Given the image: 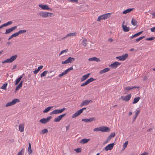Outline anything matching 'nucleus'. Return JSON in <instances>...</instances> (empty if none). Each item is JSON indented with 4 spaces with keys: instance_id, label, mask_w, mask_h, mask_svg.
Here are the masks:
<instances>
[{
    "instance_id": "1",
    "label": "nucleus",
    "mask_w": 155,
    "mask_h": 155,
    "mask_svg": "<svg viewBox=\"0 0 155 155\" xmlns=\"http://www.w3.org/2000/svg\"><path fill=\"white\" fill-rule=\"evenodd\" d=\"M111 15V14L110 13H108L102 15L98 17L97 21H100L101 20H105L110 17Z\"/></svg>"
},
{
    "instance_id": "2",
    "label": "nucleus",
    "mask_w": 155,
    "mask_h": 155,
    "mask_svg": "<svg viewBox=\"0 0 155 155\" xmlns=\"http://www.w3.org/2000/svg\"><path fill=\"white\" fill-rule=\"evenodd\" d=\"M53 13H50L47 12H40L38 15H39L41 16L43 18L50 17L53 15Z\"/></svg>"
},
{
    "instance_id": "3",
    "label": "nucleus",
    "mask_w": 155,
    "mask_h": 155,
    "mask_svg": "<svg viewBox=\"0 0 155 155\" xmlns=\"http://www.w3.org/2000/svg\"><path fill=\"white\" fill-rule=\"evenodd\" d=\"M18 56L17 55H15L12 56L9 58H8L5 60L4 61L2 62V64L7 63H12L17 58Z\"/></svg>"
},
{
    "instance_id": "4",
    "label": "nucleus",
    "mask_w": 155,
    "mask_h": 155,
    "mask_svg": "<svg viewBox=\"0 0 155 155\" xmlns=\"http://www.w3.org/2000/svg\"><path fill=\"white\" fill-rule=\"evenodd\" d=\"M20 101L17 99H14L10 102H8L5 105L6 107H8L15 104L16 103L19 102Z\"/></svg>"
},
{
    "instance_id": "5",
    "label": "nucleus",
    "mask_w": 155,
    "mask_h": 155,
    "mask_svg": "<svg viewBox=\"0 0 155 155\" xmlns=\"http://www.w3.org/2000/svg\"><path fill=\"white\" fill-rule=\"evenodd\" d=\"M52 118L51 116H50L47 118H43L40 120L39 122L42 124H45L48 122Z\"/></svg>"
},
{
    "instance_id": "6",
    "label": "nucleus",
    "mask_w": 155,
    "mask_h": 155,
    "mask_svg": "<svg viewBox=\"0 0 155 155\" xmlns=\"http://www.w3.org/2000/svg\"><path fill=\"white\" fill-rule=\"evenodd\" d=\"M66 109L65 108H64L61 109H56L53 110L51 113L50 114H61Z\"/></svg>"
},
{
    "instance_id": "7",
    "label": "nucleus",
    "mask_w": 155,
    "mask_h": 155,
    "mask_svg": "<svg viewBox=\"0 0 155 155\" xmlns=\"http://www.w3.org/2000/svg\"><path fill=\"white\" fill-rule=\"evenodd\" d=\"M75 60V58L71 57H69L65 61H62V64H65L68 63H70L74 61Z\"/></svg>"
},
{
    "instance_id": "8",
    "label": "nucleus",
    "mask_w": 155,
    "mask_h": 155,
    "mask_svg": "<svg viewBox=\"0 0 155 155\" xmlns=\"http://www.w3.org/2000/svg\"><path fill=\"white\" fill-rule=\"evenodd\" d=\"M131 94H128L125 96H121V98L122 99L123 101H125L126 102L129 101L131 97Z\"/></svg>"
},
{
    "instance_id": "9",
    "label": "nucleus",
    "mask_w": 155,
    "mask_h": 155,
    "mask_svg": "<svg viewBox=\"0 0 155 155\" xmlns=\"http://www.w3.org/2000/svg\"><path fill=\"white\" fill-rule=\"evenodd\" d=\"M94 79L93 78H91L89 79H87L84 83L81 84V86L83 87L87 85L90 82L94 81Z\"/></svg>"
},
{
    "instance_id": "10",
    "label": "nucleus",
    "mask_w": 155,
    "mask_h": 155,
    "mask_svg": "<svg viewBox=\"0 0 155 155\" xmlns=\"http://www.w3.org/2000/svg\"><path fill=\"white\" fill-rule=\"evenodd\" d=\"M128 56V54H125L121 56L117 57L116 58L119 59L120 61H124L126 59Z\"/></svg>"
},
{
    "instance_id": "11",
    "label": "nucleus",
    "mask_w": 155,
    "mask_h": 155,
    "mask_svg": "<svg viewBox=\"0 0 155 155\" xmlns=\"http://www.w3.org/2000/svg\"><path fill=\"white\" fill-rule=\"evenodd\" d=\"M66 115V113L64 114H62L61 115L58 116V117L55 118L54 119V122H59L62 118L64 117Z\"/></svg>"
},
{
    "instance_id": "12",
    "label": "nucleus",
    "mask_w": 155,
    "mask_h": 155,
    "mask_svg": "<svg viewBox=\"0 0 155 155\" xmlns=\"http://www.w3.org/2000/svg\"><path fill=\"white\" fill-rule=\"evenodd\" d=\"M39 6L43 10H52L51 8H49L48 5H46L40 4L39 5Z\"/></svg>"
},
{
    "instance_id": "13",
    "label": "nucleus",
    "mask_w": 155,
    "mask_h": 155,
    "mask_svg": "<svg viewBox=\"0 0 155 155\" xmlns=\"http://www.w3.org/2000/svg\"><path fill=\"white\" fill-rule=\"evenodd\" d=\"M101 131L103 132H108L110 131V129L107 127H101Z\"/></svg>"
},
{
    "instance_id": "14",
    "label": "nucleus",
    "mask_w": 155,
    "mask_h": 155,
    "mask_svg": "<svg viewBox=\"0 0 155 155\" xmlns=\"http://www.w3.org/2000/svg\"><path fill=\"white\" fill-rule=\"evenodd\" d=\"M77 33L76 32L71 33L68 34L65 36L61 38V40H62L65 39L68 37H71L73 36H76L77 35Z\"/></svg>"
},
{
    "instance_id": "15",
    "label": "nucleus",
    "mask_w": 155,
    "mask_h": 155,
    "mask_svg": "<svg viewBox=\"0 0 155 155\" xmlns=\"http://www.w3.org/2000/svg\"><path fill=\"white\" fill-rule=\"evenodd\" d=\"M114 145V143L109 144L105 147V150L106 151L111 150L113 149Z\"/></svg>"
},
{
    "instance_id": "16",
    "label": "nucleus",
    "mask_w": 155,
    "mask_h": 155,
    "mask_svg": "<svg viewBox=\"0 0 155 155\" xmlns=\"http://www.w3.org/2000/svg\"><path fill=\"white\" fill-rule=\"evenodd\" d=\"M16 26H14L11 28H8V29H6V31L5 33V34H8L10 32H12V31L15 30L17 28Z\"/></svg>"
},
{
    "instance_id": "17",
    "label": "nucleus",
    "mask_w": 155,
    "mask_h": 155,
    "mask_svg": "<svg viewBox=\"0 0 155 155\" xmlns=\"http://www.w3.org/2000/svg\"><path fill=\"white\" fill-rule=\"evenodd\" d=\"M121 64L120 63L116 62L112 64L110 66L112 68H116L118 65Z\"/></svg>"
},
{
    "instance_id": "18",
    "label": "nucleus",
    "mask_w": 155,
    "mask_h": 155,
    "mask_svg": "<svg viewBox=\"0 0 155 155\" xmlns=\"http://www.w3.org/2000/svg\"><path fill=\"white\" fill-rule=\"evenodd\" d=\"M95 118L94 117H93L92 118H90L89 119H82V121H84L86 123H87L88 122H91L94 120H95Z\"/></svg>"
},
{
    "instance_id": "19",
    "label": "nucleus",
    "mask_w": 155,
    "mask_h": 155,
    "mask_svg": "<svg viewBox=\"0 0 155 155\" xmlns=\"http://www.w3.org/2000/svg\"><path fill=\"white\" fill-rule=\"evenodd\" d=\"M139 88V87H137L135 86H133V87H125L124 88V89L125 90H126L127 91H129L130 90L135 88Z\"/></svg>"
},
{
    "instance_id": "20",
    "label": "nucleus",
    "mask_w": 155,
    "mask_h": 155,
    "mask_svg": "<svg viewBox=\"0 0 155 155\" xmlns=\"http://www.w3.org/2000/svg\"><path fill=\"white\" fill-rule=\"evenodd\" d=\"M92 102V101L90 100L88 101L87 100H86L83 101L81 104V106H82L84 105H87L88 104L91 102Z\"/></svg>"
},
{
    "instance_id": "21",
    "label": "nucleus",
    "mask_w": 155,
    "mask_h": 155,
    "mask_svg": "<svg viewBox=\"0 0 155 155\" xmlns=\"http://www.w3.org/2000/svg\"><path fill=\"white\" fill-rule=\"evenodd\" d=\"M90 74V73H88L83 75L81 78V81H83L87 79L89 77Z\"/></svg>"
},
{
    "instance_id": "22",
    "label": "nucleus",
    "mask_w": 155,
    "mask_h": 155,
    "mask_svg": "<svg viewBox=\"0 0 155 155\" xmlns=\"http://www.w3.org/2000/svg\"><path fill=\"white\" fill-rule=\"evenodd\" d=\"M90 140V139H87L84 138L81 140L79 142V143L84 144L88 142Z\"/></svg>"
},
{
    "instance_id": "23",
    "label": "nucleus",
    "mask_w": 155,
    "mask_h": 155,
    "mask_svg": "<svg viewBox=\"0 0 155 155\" xmlns=\"http://www.w3.org/2000/svg\"><path fill=\"white\" fill-rule=\"evenodd\" d=\"M89 61H95L97 62H99L101 61L100 59L95 57L90 58L88 59Z\"/></svg>"
},
{
    "instance_id": "24",
    "label": "nucleus",
    "mask_w": 155,
    "mask_h": 155,
    "mask_svg": "<svg viewBox=\"0 0 155 155\" xmlns=\"http://www.w3.org/2000/svg\"><path fill=\"white\" fill-rule=\"evenodd\" d=\"M134 9V8H130L128 9H127L124 11L122 13L123 14H126L133 11Z\"/></svg>"
},
{
    "instance_id": "25",
    "label": "nucleus",
    "mask_w": 155,
    "mask_h": 155,
    "mask_svg": "<svg viewBox=\"0 0 155 155\" xmlns=\"http://www.w3.org/2000/svg\"><path fill=\"white\" fill-rule=\"evenodd\" d=\"M81 114V113L80 112V111L79 110L77 112H76L75 113L73 114L72 116V118L76 117L80 115Z\"/></svg>"
},
{
    "instance_id": "26",
    "label": "nucleus",
    "mask_w": 155,
    "mask_h": 155,
    "mask_svg": "<svg viewBox=\"0 0 155 155\" xmlns=\"http://www.w3.org/2000/svg\"><path fill=\"white\" fill-rule=\"evenodd\" d=\"M110 69L108 68H105L104 69H103L102 70H101L100 72L99 73L100 74H104L105 72H108L109 71H110Z\"/></svg>"
},
{
    "instance_id": "27",
    "label": "nucleus",
    "mask_w": 155,
    "mask_h": 155,
    "mask_svg": "<svg viewBox=\"0 0 155 155\" xmlns=\"http://www.w3.org/2000/svg\"><path fill=\"white\" fill-rule=\"evenodd\" d=\"M140 112V110H136V112L135 114V116H134L133 117V122H134L135 120L136 119L138 115L139 114Z\"/></svg>"
},
{
    "instance_id": "28",
    "label": "nucleus",
    "mask_w": 155,
    "mask_h": 155,
    "mask_svg": "<svg viewBox=\"0 0 155 155\" xmlns=\"http://www.w3.org/2000/svg\"><path fill=\"white\" fill-rule=\"evenodd\" d=\"M24 124H20L19 127V130L21 132H23L24 131Z\"/></svg>"
},
{
    "instance_id": "29",
    "label": "nucleus",
    "mask_w": 155,
    "mask_h": 155,
    "mask_svg": "<svg viewBox=\"0 0 155 155\" xmlns=\"http://www.w3.org/2000/svg\"><path fill=\"white\" fill-rule=\"evenodd\" d=\"M122 27L123 30L125 32H128L129 31V27H127L126 25H122Z\"/></svg>"
},
{
    "instance_id": "30",
    "label": "nucleus",
    "mask_w": 155,
    "mask_h": 155,
    "mask_svg": "<svg viewBox=\"0 0 155 155\" xmlns=\"http://www.w3.org/2000/svg\"><path fill=\"white\" fill-rule=\"evenodd\" d=\"M23 82V81H21L20 82V84L16 87V89H15L16 91H17L22 86Z\"/></svg>"
},
{
    "instance_id": "31",
    "label": "nucleus",
    "mask_w": 155,
    "mask_h": 155,
    "mask_svg": "<svg viewBox=\"0 0 155 155\" xmlns=\"http://www.w3.org/2000/svg\"><path fill=\"white\" fill-rule=\"evenodd\" d=\"M53 107V106L48 107H46L45 109L43 111L44 113H46L48 112L51 108Z\"/></svg>"
},
{
    "instance_id": "32",
    "label": "nucleus",
    "mask_w": 155,
    "mask_h": 155,
    "mask_svg": "<svg viewBox=\"0 0 155 155\" xmlns=\"http://www.w3.org/2000/svg\"><path fill=\"white\" fill-rule=\"evenodd\" d=\"M28 153L29 154H30L32 153V150L31 149V146L30 143H29V146L28 149Z\"/></svg>"
},
{
    "instance_id": "33",
    "label": "nucleus",
    "mask_w": 155,
    "mask_h": 155,
    "mask_svg": "<svg viewBox=\"0 0 155 155\" xmlns=\"http://www.w3.org/2000/svg\"><path fill=\"white\" fill-rule=\"evenodd\" d=\"M140 99V97H137L135 98L133 102V104H135L137 103L139 101Z\"/></svg>"
},
{
    "instance_id": "34",
    "label": "nucleus",
    "mask_w": 155,
    "mask_h": 155,
    "mask_svg": "<svg viewBox=\"0 0 155 155\" xmlns=\"http://www.w3.org/2000/svg\"><path fill=\"white\" fill-rule=\"evenodd\" d=\"M22 78V76L21 75L18 78L16 79L15 80V85L18 84Z\"/></svg>"
},
{
    "instance_id": "35",
    "label": "nucleus",
    "mask_w": 155,
    "mask_h": 155,
    "mask_svg": "<svg viewBox=\"0 0 155 155\" xmlns=\"http://www.w3.org/2000/svg\"><path fill=\"white\" fill-rule=\"evenodd\" d=\"M131 23L132 24L134 25H136L137 24V22L136 20L133 18L131 20Z\"/></svg>"
},
{
    "instance_id": "36",
    "label": "nucleus",
    "mask_w": 155,
    "mask_h": 155,
    "mask_svg": "<svg viewBox=\"0 0 155 155\" xmlns=\"http://www.w3.org/2000/svg\"><path fill=\"white\" fill-rule=\"evenodd\" d=\"M48 130L47 129H45L43 130H42L41 131L40 133L41 134H44L45 133H48Z\"/></svg>"
},
{
    "instance_id": "37",
    "label": "nucleus",
    "mask_w": 155,
    "mask_h": 155,
    "mask_svg": "<svg viewBox=\"0 0 155 155\" xmlns=\"http://www.w3.org/2000/svg\"><path fill=\"white\" fill-rule=\"evenodd\" d=\"M48 71H44L43 72H42L41 74V77H43L45 76L46 74L48 73Z\"/></svg>"
},
{
    "instance_id": "38",
    "label": "nucleus",
    "mask_w": 155,
    "mask_h": 155,
    "mask_svg": "<svg viewBox=\"0 0 155 155\" xmlns=\"http://www.w3.org/2000/svg\"><path fill=\"white\" fill-rule=\"evenodd\" d=\"M87 40L86 38H84L82 42V45L84 46H85L87 45L86 42Z\"/></svg>"
},
{
    "instance_id": "39",
    "label": "nucleus",
    "mask_w": 155,
    "mask_h": 155,
    "mask_svg": "<svg viewBox=\"0 0 155 155\" xmlns=\"http://www.w3.org/2000/svg\"><path fill=\"white\" fill-rule=\"evenodd\" d=\"M145 37V36L140 37L139 38H137L136 39H135V41L137 42L143 39V38H144Z\"/></svg>"
},
{
    "instance_id": "40",
    "label": "nucleus",
    "mask_w": 155,
    "mask_h": 155,
    "mask_svg": "<svg viewBox=\"0 0 155 155\" xmlns=\"http://www.w3.org/2000/svg\"><path fill=\"white\" fill-rule=\"evenodd\" d=\"M7 85V83L4 84L1 87V88L3 89L4 90H6V87Z\"/></svg>"
},
{
    "instance_id": "41",
    "label": "nucleus",
    "mask_w": 155,
    "mask_h": 155,
    "mask_svg": "<svg viewBox=\"0 0 155 155\" xmlns=\"http://www.w3.org/2000/svg\"><path fill=\"white\" fill-rule=\"evenodd\" d=\"M26 32V30H21L18 31L19 34L25 33Z\"/></svg>"
},
{
    "instance_id": "42",
    "label": "nucleus",
    "mask_w": 155,
    "mask_h": 155,
    "mask_svg": "<svg viewBox=\"0 0 155 155\" xmlns=\"http://www.w3.org/2000/svg\"><path fill=\"white\" fill-rule=\"evenodd\" d=\"M24 151H25V150L24 149H23V148L21 150L18 152V154H17V155H22V153H24Z\"/></svg>"
},
{
    "instance_id": "43",
    "label": "nucleus",
    "mask_w": 155,
    "mask_h": 155,
    "mask_svg": "<svg viewBox=\"0 0 155 155\" xmlns=\"http://www.w3.org/2000/svg\"><path fill=\"white\" fill-rule=\"evenodd\" d=\"M73 70V67H71L68 68V69L66 70L65 71L66 72V73L67 74L69 71H70L71 70Z\"/></svg>"
},
{
    "instance_id": "44",
    "label": "nucleus",
    "mask_w": 155,
    "mask_h": 155,
    "mask_svg": "<svg viewBox=\"0 0 155 155\" xmlns=\"http://www.w3.org/2000/svg\"><path fill=\"white\" fill-rule=\"evenodd\" d=\"M67 74L66 72L65 71L64 72H62L61 74H59V77H61Z\"/></svg>"
},
{
    "instance_id": "45",
    "label": "nucleus",
    "mask_w": 155,
    "mask_h": 155,
    "mask_svg": "<svg viewBox=\"0 0 155 155\" xmlns=\"http://www.w3.org/2000/svg\"><path fill=\"white\" fill-rule=\"evenodd\" d=\"M115 134L114 132L110 134V135H109V137H110V138H112V137H114V136H115Z\"/></svg>"
},
{
    "instance_id": "46",
    "label": "nucleus",
    "mask_w": 155,
    "mask_h": 155,
    "mask_svg": "<svg viewBox=\"0 0 155 155\" xmlns=\"http://www.w3.org/2000/svg\"><path fill=\"white\" fill-rule=\"evenodd\" d=\"M93 131H101V127L96 128L94 129Z\"/></svg>"
},
{
    "instance_id": "47",
    "label": "nucleus",
    "mask_w": 155,
    "mask_h": 155,
    "mask_svg": "<svg viewBox=\"0 0 155 155\" xmlns=\"http://www.w3.org/2000/svg\"><path fill=\"white\" fill-rule=\"evenodd\" d=\"M137 36H138V35L136 33V34H135L132 35V36H131L130 37V39H132V38H134L136 37H137Z\"/></svg>"
},
{
    "instance_id": "48",
    "label": "nucleus",
    "mask_w": 155,
    "mask_h": 155,
    "mask_svg": "<svg viewBox=\"0 0 155 155\" xmlns=\"http://www.w3.org/2000/svg\"><path fill=\"white\" fill-rule=\"evenodd\" d=\"M155 38V37H151L150 38H147L146 40L147 41H151L153 40Z\"/></svg>"
},
{
    "instance_id": "49",
    "label": "nucleus",
    "mask_w": 155,
    "mask_h": 155,
    "mask_svg": "<svg viewBox=\"0 0 155 155\" xmlns=\"http://www.w3.org/2000/svg\"><path fill=\"white\" fill-rule=\"evenodd\" d=\"M111 139V138H110V137H108L107 139L105 141V143H107Z\"/></svg>"
},
{
    "instance_id": "50",
    "label": "nucleus",
    "mask_w": 155,
    "mask_h": 155,
    "mask_svg": "<svg viewBox=\"0 0 155 155\" xmlns=\"http://www.w3.org/2000/svg\"><path fill=\"white\" fill-rule=\"evenodd\" d=\"M68 51V49H66L62 51L60 53V55L62 54L63 53H64V52H67Z\"/></svg>"
},
{
    "instance_id": "51",
    "label": "nucleus",
    "mask_w": 155,
    "mask_h": 155,
    "mask_svg": "<svg viewBox=\"0 0 155 155\" xmlns=\"http://www.w3.org/2000/svg\"><path fill=\"white\" fill-rule=\"evenodd\" d=\"M77 153L80 152H81V150L80 149L78 148L74 150Z\"/></svg>"
},
{
    "instance_id": "52",
    "label": "nucleus",
    "mask_w": 155,
    "mask_h": 155,
    "mask_svg": "<svg viewBox=\"0 0 155 155\" xmlns=\"http://www.w3.org/2000/svg\"><path fill=\"white\" fill-rule=\"evenodd\" d=\"M128 142L127 141H126L124 144V147L125 148L127 147V145L128 144Z\"/></svg>"
},
{
    "instance_id": "53",
    "label": "nucleus",
    "mask_w": 155,
    "mask_h": 155,
    "mask_svg": "<svg viewBox=\"0 0 155 155\" xmlns=\"http://www.w3.org/2000/svg\"><path fill=\"white\" fill-rule=\"evenodd\" d=\"M12 35L14 37L17 36H18L19 35L18 32H17L15 33Z\"/></svg>"
},
{
    "instance_id": "54",
    "label": "nucleus",
    "mask_w": 155,
    "mask_h": 155,
    "mask_svg": "<svg viewBox=\"0 0 155 155\" xmlns=\"http://www.w3.org/2000/svg\"><path fill=\"white\" fill-rule=\"evenodd\" d=\"M86 109V107H84L80 109L79 110L80 111V112L81 113H82L83 112V110Z\"/></svg>"
},
{
    "instance_id": "55",
    "label": "nucleus",
    "mask_w": 155,
    "mask_h": 155,
    "mask_svg": "<svg viewBox=\"0 0 155 155\" xmlns=\"http://www.w3.org/2000/svg\"><path fill=\"white\" fill-rule=\"evenodd\" d=\"M151 31L153 32H155V26L150 28Z\"/></svg>"
},
{
    "instance_id": "56",
    "label": "nucleus",
    "mask_w": 155,
    "mask_h": 155,
    "mask_svg": "<svg viewBox=\"0 0 155 155\" xmlns=\"http://www.w3.org/2000/svg\"><path fill=\"white\" fill-rule=\"evenodd\" d=\"M12 22L11 21H8L7 23H6V24L8 26V25L12 24Z\"/></svg>"
},
{
    "instance_id": "57",
    "label": "nucleus",
    "mask_w": 155,
    "mask_h": 155,
    "mask_svg": "<svg viewBox=\"0 0 155 155\" xmlns=\"http://www.w3.org/2000/svg\"><path fill=\"white\" fill-rule=\"evenodd\" d=\"M39 71L38 70V69H37L35 70V71H34L33 72L34 74H36Z\"/></svg>"
},
{
    "instance_id": "58",
    "label": "nucleus",
    "mask_w": 155,
    "mask_h": 155,
    "mask_svg": "<svg viewBox=\"0 0 155 155\" xmlns=\"http://www.w3.org/2000/svg\"><path fill=\"white\" fill-rule=\"evenodd\" d=\"M43 67V66L42 65H41L40 66H39L38 68L37 69H38V70L39 71L41 69H42Z\"/></svg>"
},
{
    "instance_id": "59",
    "label": "nucleus",
    "mask_w": 155,
    "mask_h": 155,
    "mask_svg": "<svg viewBox=\"0 0 155 155\" xmlns=\"http://www.w3.org/2000/svg\"><path fill=\"white\" fill-rule=\"evenodd\" d=\"M13 37H14L13 36V35H12L9 38H8V40H10Z\"/></svg>"
},
{
    "instance_id": "60",
    "label": "nucleus",
    "mask_w": 155,
    "mask_h": 155,
    "mask_svg": "<svg viewBox=\"0 0 155 155\" xmlns=\"http://www.w3.org/2000/svg\"><path fill=\"white\" fill-rule=\"evenodd\" d=\"M143 31H142L137 33L138 36L141 35L143 33Z\"/></svg>"
},
{
    "instance_id": "61",
    "label": "nucleus",
    "mask_w": 155,
    "mask_h": 155,
    "mask_svg": "<svg viewBox=\"0 0 155 155\" xmlns=\"http://www.w3.org/2000/svg\"><path fill=\"white\" fill-rule=\"evenodd\" d=\"M153 129V128H150V129H148L147 130V132H149V131H150L151 130H152Z\"/></svg>"
},
{
    "instance_id": "62",
    "label": "nucleus",
    "mask_w": 155,
    "mask_h": 155,
    "mask_svg": "<svg viewBox=\"0 0 155 155\" xmlns=\"http://www.w3.org/2000/svg\"><path fill=\"white\" fill-rule=\"evenodd\" d=\"M2 25L3 27L7 26L6 23L4 24H3Z\"/></svg>"
},
{
    "instance_id": "63",
    "label": "nucleus",
    "mask_w": 155,
    "mask_h": 155,
    "mask_svg": "<svg viewBox=\"0 0 155 155\" xmlns=\"http://www.w3.org/2000/svg\"><path fill=\"white\" fill-rule=\"evenodd\" d=\"M108 41L110 42H111L113 41V40L112 38H109Z\"/></svg>"
},
{
    "instance_id": "64",
    "label": "nucleus",
    "mask_w": 155,
    "mask_h": 155,
    "mask_svg": "<svg viewBox=\"0 0 155 155\" xmlns=\"http://www.w3.org/2000/svg\"><path fill=\"white\" fill-rule=\"evenodd\" d=\"M147 154L148 153L147 152H145L143 153L141 155H147Z\"/></svg>"
}]
</instances>
